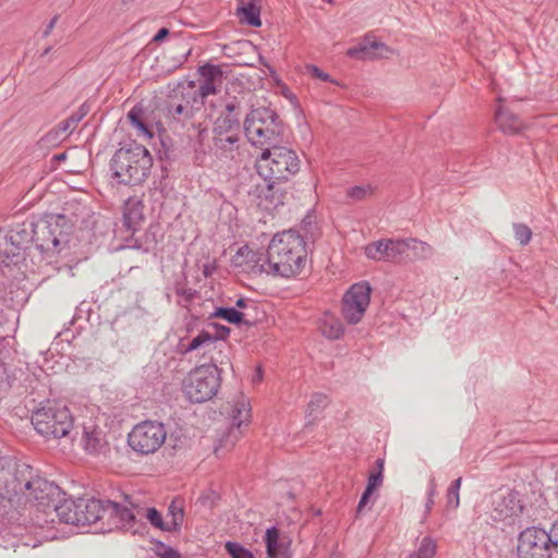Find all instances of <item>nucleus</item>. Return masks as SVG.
Instances as JSON below:
<instances>
[{"label": "nucleus", "mask_w": 558, "mask_h": 558, "mask_svg": "<svg viewBox=\"0 0 558 558\" xmlns=\"http://www.w3.org/2000/svg\"><path fill=\"white\" fill-rule=\"evenodd\" d=\"M235 306L238 308H241L243 310L242 312H247L250 310H254L255 308V303L252 301V300H247V299H239L236 302H235Z\"/></svg>", "instance_id": "nucleus-47"}, {"label": "nucleus", "mask_w": 558, "mask_h": 558, "mask_svg": "<svg viewBox=\"0 0 558 558\" xmlns=\"http://www.w3.org/2000/svg\"><path fill=\"white\" fill-rule=\"evenodd\" d=\"M391 50L387 45L372 40L366 36L357 46L348 49L347 56L357 60H375L387 58Z\"/></svg>", "instance_id": "nucleus-17"}, {"label": "nucleus", "mask_w": 558, "mask_h": 558, "mask_svg": "<svg viewBox=\"0 0 558 558\" xmlns=\"http://www.w3.org/2000/svg\"><path fill=\"white\" fill-rule=\"evenodd\" d=\"M144 204L137 196H130L123 206V226L135 231L144 220Z\"/></svg>", "instance_id": "nucleus-22"}, {"label": "nucleus", "mask_w": 558, "mask_h": 558, "mask_svg": "<svg viewBox=\"0 0 558 558\" xmlns=\"http://www.w3.org/2000/svg\"><path fill=\"white\" fill-rule=\"evenodd\" d=\"M178 89L181 93L183 102H177L174 99H171L167 105V117L170 120L186 126L194 116L195 105L201 104L193 102L192 98H187L183 95V84L179 85Z\"/></svg>", "instance_id": "nucleus-19"}, {"label": "nucleus", "mask_w": 558, "mask_h": 558, "mask_svg": "<svg viewBox=\"0 0 558 558\" xmlns=\"http://www.w3.org/2000/svg\"><path fill=\"white\" fill-rule=\"evenodd\" d=\"M169 35V31L166 27H162L158 31V33L154 36V41L158 43L161 41L163 38H166Z\"/></svg>", "instance_id": "nucleus-53"}, {"label": "nucleus", "mask_w": 558, "mask_h": 558, "mask_svg": "<svg viewBox=\"0 0 558 558\" xmlns=\"http://www.w3.org/2000/svg\"><path fill=\"white\" fill-rule=\"evenodd\" d=\"M132 126L136 124V121L142 120V110L137 107L132 108L128 113Z\"/></svg>", "instance_id": "nucleus-48"}, {"label": "nucleus", "mask_w": 558, "mask_h": 558, "mask_svg": "<svg viewBox=\"0 0 558 558\" xmlns=\"http://www.w3.org/2000/svg\"><path fill=\"white\" fill-rule=\"evenodd\" d=\"M405 243L408 246V257H410L411 259L425 260L430 258L434 254L433 246L421 240L409 238L405 239Z\"/></svg>", "instance_id": "nucleus-27"}, {"label": "nucleus", "mask_w": 558, "mask_h": 558, "mask_svg": "<svg viewBox=\"0 0 558 558\" xmlns=\"http://www.w3.org/2000/svg\"><path fill=\"white\" fill-rule=\"evenodd\" d=\"M387 251V240H379L367 244L364 248L365 255L374 260L384 262Z\"/></svg>", "instance_id": "nucleus-35"}, {"label": "nucleus", "mask_w": 558, "mask_h": 558, "mask_svg": "<svg viewBox=\"0 0 558 558\" xmlns=\"http://www.w3.org/2000/svg\"><path fill=\"white\" fill-rule=\"evenodd\" d=\"M522 509L517 494L512 492H497L493 497L492 517L496 521L519 517Z\"/></svg>", "instance_id": "nucleus-13"}, {"label": "nucleus", "mask_w": 558, "mask_h": 558, "mask_svg": "<svg viewBox=\"0 0 558 558\" xmlns=\"http://www.w3.org/2000/svg\"><path fill=\"white\" fill-rule=\"evenodd\" d=\"M107 502L97 498H80L82 526L97 525V530L105 532Z\"/></svg>", "instance_id": "nucleus-14"}, {"label": "nucleus", "mask_w": 558, "mask_h": 558, "mask_svg": "<svg viewBox=\"0 0 558 558\" xmlns=\"http://www.w3.org/2000/svg\"><path fill=\"white\" fill-rule=\"evenodd\" d=\"M56 158H57V159H59V160H62V159H64V158H65V155H64V154H61V155L56 156Z\"/></svg>", "instance_id": "nucleus-61"}, {"label": "nucleus", "mask_w": 558, "mask_h": 558, "mask_svg": "<svg viewBox=\"0 0 558 558\" xmlns=\"http://www.w3.org/2000/svg\"><path fill=\"white\" fill-rule=\"evenodd\" d=\"M307 70L311 72V74L324 82H332L331 77L329 76V74H327L326 72L322 71L319 68H317L316 65H308L307 66Z\"/></svg>", "instance_id": "nucleus-45"}, {"label": "nucleus", "mask_w": 558, "mask_h": 558, "mask_svg": "<svg viewBox=\"0 0 558 558\" xmlns=\"http://www.w3.org/2000/svg\"><path fill=\"white\" fill-rule=\"evenodd\" d=\"M50 51H51V47H47V48L44 50L43 56L48 54Z\"/></svg>", "instance_id": "nucleus-60"}, {"label": "nucleus", "mask_w": 558, "mask_h": 558, "mask_svg": "<svg viewBox=\"0 0 558 558\" xmlns=\"http://www.w3.org/2000/svg\"><path fill=\"white\" fill-rule=\"evenodd\" d=\"M239 140L236 132H214V147L226 157H233V153L239 148Z\"/></svg>", "instance_id": "nucleus-24"}, {"label": "nucleus", "mask_w": 558, "mask_h": 558, "mask_svg": "<svg viewBox=\"0 0 558 558\" xmlns=\"http://www.w3.org/2000/svg\"><path fill=\"white\" fill-rule=\"evenodd\" d=\"M436 550H437L436 542L432 537L425 536L422 538L417 550L414 551L413 554L417 558H434V556L436 555Z\"/></svg>", "instance_id": "nucleus-36"}, {"label": "nucleus", "mask_w": 558, "mask_h": 558, "mask_svg": "<svg viewBox=\"0 0 558 558\" xmlns=\"http://www.w3.org/2000/svg\"><path fill=\"white\" fill-rule=\"evenodd\" d=\"M409 256L405 240L387 239V251L384 262L400 263Z\"/></svg>", "instance_id": "nucleus-30"}, {"label": "nucleus", "mask_w": 558, "mask_h": 558, "mask_svg": "<svg viewBox=\"0 0 558 558\" xmlns=\"http://www.w3.org/2000/svg\"><path fill=\"white\" fill-rule=\"evenodd\" d=\"M300 169L296 154L277 144L265 148L257 160V172L265 181H284Z\"/></svg>", "instance_id": "nucleus-5"}, {"label": "nucleus", "mask_w": 558, "mask_h": 558, "mask_svg": "<svg viewBox=\"0 0 558 558\" xmlns=\"http://www.w3.org/2000/svg\"><path fill=\"white\" fill-rule=\"evenodd\" d=\"M167 430L162 423L144 421L133 427L128 441L134 451L141 454H150L165 444Z\"/></svg>", "instance_id": "nucleus-9"}, {"label": "nucleus", "mask_w": 558, "mask_h": 558, "mask_svg": "<svg viewBox=\"0 0 558 558\" xmlns=\"http://www.w3.org/2000/svg\"><path fill=\"white\" fill-rule=\"evenodd\" d=\"M259 8L255 0H240L238 5V14L251 26H260Z\"/></svg>", "instance_id": "nucleus-29"}, {"label": "nucleus", "mask_w": 558, "mask_h": 558, "mask_svg": "<svg viewBox=\"0 0 558 558\" xmlns=\"http://www.w3.org/2000/svg\"><path fill=\"white\" fill-rule=\"evenodd\" d=\"M372 288L367 282L354 283L343 295L341 313L351 325L360 323L369 305Z\"/></svg>", "instance_id": "nucleus-12"}, {"label": "nucleus", "mask_w": 558, "mask_h": 558, "mask_svg": "<svg viewBox=\"0 0 558 558\" xmlns=\"http://www.w3.org/2000/svg\"><path fill=\"white\" fill-rule=\"evenodd\" d=\"M373 194L371 185L353 186L348 190L347 195L354 201H362Z\"/></svg>", "instance_id": "nucleus-40"}, {"label": "nucleus", "mask_w": 558, "mask_h": 558, "mask_svg": "<svg viewBox=\"0 0 558 558\" xmlns=\"http://www.w3.org/2000/svg\"><path fill=\"white\" fill-rule=\"evenodd\" d=\"M72 233V221L65 214H60L35 226L34 241L41 252L57 254L68 246Z\"/></svg>", "instance_id": "nucleus-7"}, {"label": "nucleus", "mask_w": 558, "mask_h": 558, "mask_svg": "<svg viewBox=\"0 0 558 558\" xmlns=\"http://www.w3.org/2000/svg\"><path fill=\"white\" fill-rule=\"evenodd\" d=\"M461 484H462V477H458L457 480H454L450 486L448 487L449 489H453V490H458L460 492V488H461Z\"/></svg>", "instance_id": "nucleus-55"}, {"label": "nucleus", "mask_w": 558, "mask_h": 558, "mask_svg": "<svg viewBox=\"0 0 558 558\" xmlns=\"http://www.w3.org/2000/svg\"><path fill=\"white\" fill-rule=\"evenodd\" d=\"M202 76V83L197 87L193 81L183 84V95L192 98L193 102L203 105V100L209 95H215L220 90L223 71L220 65L205 64L198 70Z\"/></svg>", "instance_id": "nucleus-11"}, {"label": "nucleus", "mask_w": 558, "mask_h": 558, "mask_svg": "<svg viewBox=\"0 0 558 558\" xmlns=\"http://www.w3.org/2000/svg\"><path fill=\"white\" fill-rule=\"evenodd\" d=\"M447 507L456 510L460 505V495L458 490L447 489Z\"/></svg>", "instance_id": "nucleus-43"}, {"label": "nucleus", "mask_w": 558, "mask_h": 558, "mask_svg": "<svg viewBox=\"0 0 558 558\" xmlns=\"http://www.w3.org/2000/svg\"><path fill=\"white\" fill-rule=\"evenodd\" d=\"M239 125L238 117L233 114H226L219 117L214 126V132L225 131V132H236V126Z\"/></svg>", "instance_id": "nucleus-37"}, {"label": "nucleus", "mask_w": 558, "mask_h": 558, "mask_svg": "<svg viewBox=\"0 0 558 558\" xmlns=\"http://www.w3.org/2000/svg\"><path fill=\"white\" fill-rule=\"evenodd\" d=\"M211 317L221 318L230 324L252 326L254 324L250 313L241 312L234 307H218Z\"/></svg>", "instance_id": "nucleus-25"}, {"label": "nucleus", "mask_w": 558, "mask_h": 558, "mask_svg": "<svg viewBox=\"0 0 558 558\" xmlns=\"http://www.w3.org/2000/svg\"><path fill=\"white\" fill-rule=\"evenodd\" d=\"M263 378V372H262V368L258 367L256 369V374L253 376V383H257V381H260Z\"/></svg>", "instance_id": "nucleus-58"}, {"label": "nucleus", "mask_w": 558, "mask_h": 558, "mask_svg": "<svg viewBox=\"0 0 558 558\" xmlns=\"http://www.w3.org/2000/svg\"><path fill=\"white\" fill-rule=\"evenodd\" d=\"M83 448L88 453H101L107 446L102 430L94 424L85 425L81 438Z\"/></svg>", "instance_id": "nucleus-23"}, {"label": "nucleus", "mask_w": 558, "mask_h": 558, "mask_svg": "<svg viewBox=\"0 0 558 558\" xmlns=\"http://www.w3.org/2000/svg\"><path fill=\"white\" fill-rule=\"evenodd\" d=\"M376 464H377V466H378V471H380V474H383V470H384V460H383V459H377Z\"/></svg>", "instance_id": "nucleus-59"}, {"label": "nucleus", "mask_w": 558, "mask_h": 558, "mask_svg": "<svg viewBox=\"0 0 558 558\" xmlns=\"http://www.w3.org/2000/svg\"><path fill=\"white\" fill-rule=\"evenodd\" d=\"M250 405L248 402L244 399H241L235 402L232 409V424L236 426L238 428L241 427V425L250 420Z\"/></svg>", "instance_id": "nucleus-33"}, {"label": "nucleus", "mask_w": 558, "mask_h": 558, "mask_svg": "<svg viewBox=\"0 0 558 558\" xmlns=\"http://www.w3.org/2000/svg\"><path fill=\"white\" fill-rule=\"evenodd\" d=\"M59 495V486L43 477L33 466L26 463L4 466L0 462V502L8 501L15 507L33 504L46 512L53 508Z\"/></svg>", "instance_id": "nucleus-1"}, {"label": "nucleus", "mask_w": 558, "mask_h": 558, "mask_svg": "<svg viewBox=\"0 0 558 558\" xmlns=\"http://www.w3.org/2000/svg\"><path fill=\"white\" fill-rule=\"evenodd\" d=\"M319 329L322 333L330 340L339 339L344 332L341 320L329 314H325L324 317L320 318Z\"/></svg>", "instance_id": "nucleus-28"}, {"label": "nucleus", "mask_w": 558, "mask_h": 558, "mask_svg": "<svg viewBox=\"0 0 558 558\" xmlns=\"http://www.w3.org/2000/svg\"><path fill=\"white\" fill-rule=\"evenodd\" d=\"M32 424L41 436L58 439L70 435L73 417L65 405L47 403L32 414Z\"/></svg>", "instance_id": "nucleus-6"}, {"label": "nucleus", "mask_w": 558, "mask_h": 558, "mask_svg": "<svg viewBox=\"0 0 558 558\" xmlns=\"http://www.w3.org/2000/svg\"><path fill=\"white\" fill-rule=\"evenodd\" d=\"M238 108L236 102L232 101L226 105V110L228 111L227 114H232L233 111Z\"/></svg>", "instance_id": "nucleus-57"}, {"label": "nucleus", "mask_w": 558, "mask_h": 558, "mask_svg": "<svg viewBox=\"0 0 558 558\" xmlns=\"http://www.w3.org/2000/svg\"><path fill=\"white\" fill-rule=\"evenodd\" d=\"M244 134L253 146L264 150L279 143L282 123L271 109L256 108L251 110L244 120Z\"/></svg>", "instance_id": "nucleus-4"}, {"label": "nucleus", "mask_w": 558, "mask_h": 558, "mask_svg": "<svg viewBox=\"0 0 558 558\" xmlns=\"http://www.w3.org/2000/svg\"><path fill=\"white\" fill-rule=\"evenodd\" d=\"M553 550L550 535L544 529L527 527L519 535V558H551Z\"/></svg>", "instance_id": "nucleus-10"}, {"label": "nucleus", "mask_w": 558, "mask_h": 558, "mask_svg": "<svg viewBox=\"0 0 558 558\" xmlns=\"http://www.w3.org/2000/svg\"><path fill=\"white\" fill-rule=\"evenodd\" d=\"M328 404V398L324 393H314L306 407L305 427L312 426L318 420L319 414Z\"/></svg>", "instance_id": "nucleus-26"}, {"label": "nucleus", "mask_w": 558, "mask_h": 558, "mask_svg": "<svg viewBox=\"0 0 558 558\" xmlns=\"http://www.w3.org/2000/svg\"><path fill=\"white\" fill-rule=\"evenodd\" d=\"M153 167L148 149L140 144L119 148L111 158L112 177L121 184L137 185L146 180Z\"/></svg>", "instance_id": "nucleus-3"}, {"label": "nucleus", "mask_w": 558, "mask_h": 558, "mask_svg": "<svg viewBox=\"0 0 558 558\" xmlns=\"http://www.w3.org/2000/svg\"><path fill=\"white\" fill-rule=\"evenodd\" d=\"M253 274H267L290 278L299 275L306 262L304 239L293 230L277 233L270 241L267 253L248 251Z\"/></svg>", "instance_id": "nucleus-2"}, {"label": "nucleus", "mask_w": 558, "mask_h": 558, "mask_svg": "<svg viewBox=\"0 0 558 558\" xmlns=\"http://www.w3.org/2000/svg\"><path fill=\"white\" fill-rule=\"evenodd\" d=\"M10 266L11 263L8 259V255H3V252H0V271L4 272V269Z\"/></svg>", "instance_id": "nucleus-52"}, {"label": "nucleus", "mask_w": 558, "mask_h": 558, "mask_svg": "<svg viewBox=\"0 0 558 558\" xmlns=\"http://www.w3.org/2000/svg\"><path fill=\"white\" fill-rule=\"evenodd\" d=\"M258 206L266 211H272L284 204L287 194L280 186V181H265L264 184L256 185Z\"/></svg>", "instance_id": "nucleus-15"}, {"label": "nucleus", "mask_w": 558, "mask_h": 558, "mask_svg": "<svg viewBox=\"0 0 558 558\" xmlns=\"http://www.w3.org/2000/svg\"><path fill=\"white\" fill-rule=\"evenodd\" d=\"M434 504H435L434 498H428V497H427V499H426V504H425V511H426V513H427V514L430 512V510H432V508H433Z\"/></svg>", "instance_id": "nucleus-56"}, {"label": "nucleus", "mask_w": 558, "mask_h": 558, "mask_svg": "<svg viewBox=\"0 0 558 558\" xmlns=\"http://www.w3.org/2000/svg\"><path fill=\"white\" fill-rule=\"evenodd\" d=\"M57 20H58V17H57V16H54V17L49 22V24L47 25V27H46V29H45V32H44V36H45V37H47V36L51 33V31L53 29V27H54V25H56V23H57Z\"/></svg>", "instance_id": "nucleus-54"}, {"label": "nucleus", "mask_w": 558, "mask_h": 558, "mask_svg": "<svg viewBox=\"0 0 558 558\" xmlns=\"http://www.w3.org/2000/svg\"><path fill=\"white\" fill-rule=\"evenodd\" d=\"M548 534L550 535L554 549L558 553V521L553 524Z\"/></svg>", "instance_id": "nucleus-49"}, {"label": "nucleus", "mask_w": 558, "mask_h": 558, "mask_svg": "<svg viewBox=\"0 0 558 558\" xmlns=\"http://www.w3.org/2000/svg\"><path fill=\"white\" fill-rule=\"evenodd\" d=\"M374 493V490H372L371 488H365L360 501H359V505H357V508H356V514H361L365 508V506L367 505L368 502V499L371 497V495Z\"/></svg>", "instance_id": "nucleus-46"}, {"label": "nucleus", "mask_w": 558, "mask_h": 558, "mask_svg": "<svg viewBox=\"0 0 558 558\" xmlns=\"http://www.w3.org/2000/svg\"><path fill=\"white\" fill-rule=\"evenodd\" d=\"M221 385L220 371L215 364H203L193 368L183 381L186 398L194 403L213 399Z\"/></svg>", "instance_id": "nucleus-8"}, {"label": "nucleus", "mask_w": 558, "mask_h": 558, "mask_svg": "<svg viewBox=\"0 0 558 558\" xmlns=\"http://www.w3.org/2000/svg\"><path fill=\"white\" fill-rule=\"evenodd\" d=\"M407 558H417V557L412 553Z\"/></svg>", "instance_id": "nucleus-63"}, {"label": "nucleus", "mask_w": 558, "mask_h": 558, "mask_svg": "<svg viewBox=\"0 0 558 558\" xmlns=\"http://www.w3.org/2000/svg\"><path fill=\"white\" fill-rule=\"evenodd\" d=\"M225 548L232 558H254L253 554L239 543L227 542Z\"/></svg>", "instance_id": "nucleus-39"}, {"label": "nucleus", "mask_w": 558, "mask_h": 558, "mask_svg": "<svg viewBox=\"0 0 558 558\" xmlns=\"http://www.w3.org/2000/svg\"><path fill=\"white\" fill-rule=\"evenodd\" d=\"M497 101L499 102V106L495 110V121L498 129L502 133L508 135H515L527 128L526 124L519 118V116L501 106V102L505 101L502 97L499 96Z\"/></svg>", "instance_id": "nucleus-18"}, {"label": "nucleus", "mask_w": 558, "mask_h": 558, "mask_svg": "<svg viewBox=\"0 0 558 558\" xmlns=\"http://www.w3.org/2000/svg\"><path fill=\"white\" fill-rule=\"evenodd\" d=\"M267 555L269 558H278L281 554V545L279 543V531L272 526L267 529L265 535Z\"/></svg>", "instance_id": "nucleus-32"}, {"label": "nucleus", "mask_w": 558, "mask_h": 558, "mask_svg": "<svg viewBox=\"0 0 558 558\" xmlns=\"http://www.w3.org/2000/svg\"><path fill=\"white\" fill-rule=\"evenodd\" d=\"M169 514L171 515V522L167 523V531H178L183 523L184 511L183 507L173 500L169 506Z\"/></svg>", "instance_id": "nucleus-34"}, {"label": "nucleus", "mask_w": 558, "mask_h": 558, "mask_svg": "<svg viewBox=\"0 0 558 558\" xmlns=\"http://www.w3.org/2000/svg\"><path fill=\"white\" fill-rule=\"evenodd\" d=\"M147 520L150 522V524L159 530L167 531V523L163 522L161 513L155 509L149 508L147 510Z\"/></svg>", "instance_id": "nucleus-41"}, {"label": "nucleus", "mask_w": 558, "mask_h": 558, "mask_svg": "<svg viewBox=\"0 0 558 558\" xmlns=\"http://www.w3.org/2000/svg\"><path fill=\"white\" fill-rule=\"evenodd\" d=\"M80 508V498L77 499H63L59 504L53 505V511L56 512L60 522L65 524H72L82 526V515Z\"/></svg>", "instance_id": "nucleus-21"}, {"label": "nucleus", "mask_w": 558, "mask_h": 558, "mask_svg": "<svg viewBox=\"0 0 558 558\" xmlns=\"http://www.w3.org/2000/svg\"><path fill=\"white\" fill-rule=\"evenodd\" d=\"M134 129H136V135L138 137H143L145 140H150L154 136L153 131L144 123L143 119L140 121H136V124L133 125Z\"/></svg>", "instance_id": "nucleus-42"}, {"label": "nucleus", "mask_w": 558, "mask_h": 558, "mask_svg": "<svg viewBox=\"0 0 558 558\" xmlns=\"http://www.w3.org/2000/svg\"><path fill=\"white\" fill-rule=\"evenodd\" d=\"M87 112L88 109L86 105H82L68 119L61 121L56 129L48 132L45 136V140L48 142H56L61 138H65L70 133H72L75 130L77 124L83 120Z\"/></svg>", "instance_id": "nucleus-20"}, {"label": "nucleus", "mask_w": 558, "mask_h": 558, "mask_svg": "<svg viewBox=\"0 0 558 558\" xmlns=\"http://www.w3.org/2000/svg\"><path fill=\"white\" fill-rule=\"evenodd\" d=\"M105 532L113 530H130L133 527L135 522L134 513L126 507H122L117 502L108 500Z\"/></svg>", "instance_id": "nucleus-16"}, {"label": "nucleus", "mask_w": 558, "mask_h": 558, "mask_svg": "<svg viewBox=\"0 0 558 558\" xmlns=\"http://www.w3.org/2000/svg\"><path fill=\"white\" fill-rule=\"evenodd\" d=\"M383 484V474H380V471L373 472L368 476L367 481V488H371L372 490H376L378 487H380Z\"/></svg>", "instance_id": "nucleus-44"}, {"label": "nucleus", "mask_w": 558, "mask_h": 558, "mask_svg": "<svg viewBox=\"0 0 558 558\" xmlns=\"http://www.w3.org/2000/svg\"><path fill=\"white\" fill-rule=\"evenodd\" d=\"M514 231L515 240L522 245L525 246L530 243L532 239V230L529 226L524 223H513L512 226Z\"/></svg>", "instance_id": "nucleus-38"}, {"label": "nucleus", "mask_w": 558, "mask_h": 558, "mask_svg": "<svg viewBox=\"0 0 558 558\" xmlns=\"http://www.w3.org/2000/svg\"><path fill=\"white\" fill-rule=\"evenodd\" d=\"M216 337L209 333L208 331H201L197 336L192 338L187 345L184 349L185 353L203 349V348H209L215 344Z\"/></svg>", "instance_id": "nucleus-31"}, {"label": "nucleus", "mask_w": 558, "mask_h": 558, "mask_svg": "<svg viewBox=\"0 0 558 558\" xmlns=\"http://www.w3.org/2000/svg\"><path fill=\"white\" fill-rule=\"evenodd\" d=\"M203 132H205V129L199 131V141H202V140H203V138H202V137H203Z\"/></svg>", "instance_id": "nucleus-62"}, {"label": "nucleus", "mask_w": 558, "mask_h": 558, "mask_svg": "<svg viewBox=\"0 0 558 558\" xmlns=\"http://www.w3.org/2000/svg\"><path fill=\"white\" fill-rule=\"evenodd\" d=\"M222 332H229V328L223 327Z\"/></svg>", "instance_id": "nucleus-64"}, {"label": "nucleus", "mask_w": 558, "mask_h": 558, "mask_svg": "<svg viewBox=\"0 0 558 558\" xmlns=\"http://www.w3.org/2000/svg\"><path fill=\"white\" fill-rule=\"evenodd\" d=\"M161 558H181V555L173 548L167 547L160 554Z\"/></svg>", "instance_id": "nucleus-51"}, {"label": "nucleus", "mask_w": 558, "mask_h": 558, "mask_svg": "<svg viewBox=\"0 0 558 558\" xmlns=\"http://www.w3.org/2000/svg\"><path fill=\"white\" fill-rule=\"evenodd\" d=\"M436 494H437V483H436L435 477H432L428 481L427 497L435 499Z\"/></svg>", "instance_id": "nucleus-50"}]
</instances>
